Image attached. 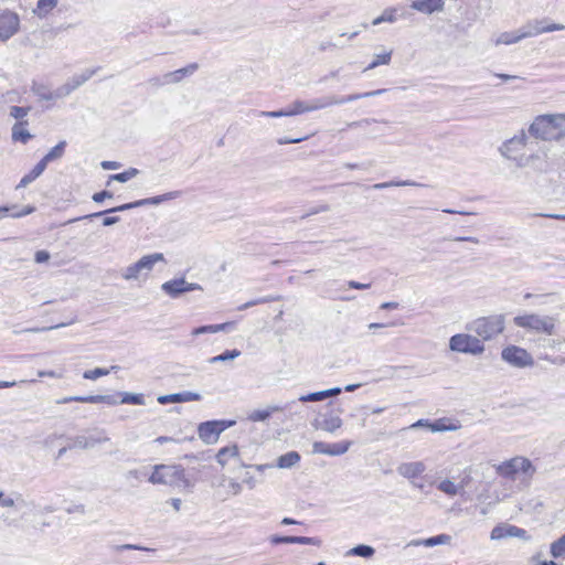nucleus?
<instances>
[{
  "label": "nucleus",
  "instance_id": "nucleus-61",
  "mask_svg": "<svg viewBox=\"0 0 565 565\" xmlns=\"http://www.w3.org/2000/svg\"><path fill=\"white\" fill-rule=\"evenodd\" d=\"M382 14L384 15L386 22L393 23L396 21L395 10L393 9H386Z\"/></svg>",
  "mask_w": 565,
  "mask_h": 565
},
{
  "label": "nucleus",
  "instance_id": "nucleus-2",
  "mask_svg": "<svg viewBox=\"0 0 565 565\" xmlns=\"http://www.w3.org/2000/svg\"><path fill=\"white\" fill-rule=\"evenodd\" d=\"M152 484H166L179 490H190L193 483L185 475V470L180 465H157L149 477Z\"/></svg>",
  "mask_w": 565,
  "mask_h": 565
},
{
  "label": "nucleus",
  "instance_id": "nucleus-63",
  "mask_svg": "<svg viewBox=\"0 0 565 565\" xmlns=\"http://www.w3.org/2000/svg\"><path fill=\"white\" fill-rule=\"evenodd\" d=\"M119 220H120V218H119L118 216H105V217L103 218V221H102V224H103L104 226H111V225H114V224L118 223V222H119Z\"/></svg>",
  "mask_w": 565,
  "mask_h": 565
},
{
  "label": "nucleus",
  "instance_id": "nucleus-64",
  "mask_svg": "<svg viewBox=\"0 0 565 565\" xmlns=\"http://www.w3.org/2000/svg\"><path fill=\"white\" fill-rule=\"evenodd\" d=\"M324 392H326V397L329 398V397H334V396H338L339 394H341L342 388L341 387H331V388L324 390Z\"/></svg>",
  "mask_w": 565,
  "mask_h": 565
},
{
  "label": "nucleus",
  "instance_id": "nucleus-28",
  "mask_svg": "<svg viewBox=\"0 0 565 565\" xmlns=\"http://www.w3.org/2000/svg\"><path fill=\"white\" fill-rule=\"evenodd\" d=\"M238 448L236 445L233 446H226L218 450L216 454V461L224 467L227 465L231 458H238Z\"/></svg>",
  "mask_w": 565,
  "mask_h": 565
},
{
  "label": "nucleus",
  "instance_id": "nucleus-8",
  "mask_svg": "<svg viewBox=\"0 0 565 565\" xmlns=\"http://www.w3.org/2000/svg\"><path fill=\"white\" fill-rule=\"evenodd\" d=\"M162 259L163 255L161 253L146 255L135 264L126 267L122 270L121 276L126 280L139 279L142 275H147L148 273H150L154 264Z\"/></svg>",
  "mask_w": 565,
  "mask_h": 565
},
{
  "label": "nucleus",
  "instance_id": "nucleus-32",
  "mask_svg": "<svg viewBox=\"0 0 565 565\" xmlns=\"http://www.w3.org/2000/svg\"><path fill=\"white\" fill-rule=\"evenodd\" d=\"M231 326L230 322L220 323V324H209V326H201L198 328H194L191 332L192 335H201L206 333H217L221 331H225Z\"/></svg>",
  "mask_w": 565,
  "mask_h": 565
},
{
  "label": "nucleus",
  "instance_id": "nucleus-54",
  "mask_svg": "<svg viewBox=\"0 0 565 565\" xmlns=\"http://www.w3.org/2000/svg\"><path fill=\"white\" fill-rule=\"evenodd\" d=\"M276 299L277 298H274V297L258 298L256 300H252V301H248V302L239 306L238 309L239 310H244V309H247V308L253 307L255 305L269 302V301H273V300H276Z\"/></svg>",
  "mask_w": 565,
  "mask_h": 565
},
{
  "label": "nucleus",
  "instance_id": "nucleus-26",
  "mask_svg": "<svg viewBox=\"0 0 565 565\" xmlns=\"http://www.w3.org/2000/svg\"><path fill=\"white\" fill-rule=\"evenodd\" d=\"M450 542V536L447 534H439L436 536H431L424 540H413L408 543V546H426L433 547L439 544H448Z\"/></svg>",
  "mask_w": 565,
  "mask_h": 565
},
{
  "label": "nucleus",
  "instance_id": "nucleus-18",
  "mask_svg": "<svg viewBox=\"0 0 565 565\" xmlns=\"http://www.w3.org/2000/svg\"><path fill=\"white\" fill-rule=\"evenodd\" d=\"M196 70H198V64L192 63L185 67H182L174 72H169V73L164 74L162 81H160V78H152L150 82L153 85L179 83L183 77L192 75Z\"/></svg>",
  "mask_w": 565,
  "mask_h": 565
},
{
  "label": "nucleus",
  "instance_id": "nucleus-45",
  "mask_svg": "<svg viewBox=\"0 0 565 565\" xmlns=\"http://www.w3.org/2000/svg\"><path fill=\"white\" fill-rule=\"evenodd\" d=\"M521 40H523L521 31L518 32H504L500 34V36L497 40L498 44H513L518 43Z\"/></svg>",
  "mask_w": 565,
  "mask_h": 565
},
{
  "label": "nucleus",
  "instance_id": "nucleus-30",
  "mask_svg": "<svg viewBox=\"0 0 565 565\" xmlns=\"http://www.w3.org/2000/svg\"><path fill=\"white\" fill-rule=\"evenodd\" d=\"M179 194H180V192L172 191V192H168V193H164V194H161V195H157V196H152V198H147V199H141V200H138V205L139 206L157 205V204H160V203H162L164 201L173 200V199L178 198Z\"/></svg>",
  "mask_w": 565,
  "mask_h": 565
},
{
  "label": "nucleus",
  "instance_id": "nucleus-13",
  "mask_svg": "<svg viewBox=\"0 0 565 565\" xmlns=\"http://www.w3.org/2000/svg\"><path fill=\"white\" fill-rule=\"evenodd\" d=\"M226 428L224 422L211 420L199 425V437L206 444L215 443L220 434Z\"/></svg>",
  "mask_w": 565,
  "mask_h": 565
},
{
  "label": "nucleus",
  "instance_id": "nucleus-5",
  "mask_svg": "<svg viewBox=\"0 0 565 565\" xmlns=\"http://www.w3.org/2000/svg\"><path fill=\"white\" fill-rule=\"evenodd\" d=\"M534 471L535 468L532 462L524 457H514L497 467L498 475L510 480H516L521 477L529 479Z\"/></svg>",
  "mask_w": 565,
  "mask_h": 565
},
{
  "label": "nucleus",
  "instance_id": "nucleus-31",
  "mask_svg": "<svg viewBox=\"0 0 565 565\" xmlns=\"http://www.w3.org/2000/svg\"><path fill=\"white\" fill-rule=\"evenodd\" d=\"M300 461V455L292 450L285 455H281L277 459V467L280 469H289L296 466Z\"/></svg>",
  "mask_w": 565,
  "mask_h": 565
},
{
  "label": "nucleus",
  "instance_id": "nucleus-10",
  "mask_svg": "<svg viewBox=\"0 0 565 565\" xmlns=\"http://www.w3.org/2000/svg\"><path fill=\"white\" fill-rule=\"evenodd\" d=\"M20 30L19 15L10 10H0V41L6 42Z\"/></svg>",
  "mask_w": 565,
  "mask_h": 565
},
{
  "label": "nucleus",
  "instance_id": "nucleus-35",
  "mask_svg": "<svg viewBox=\"0 0 565 565\" xmlns=\"http://www.w3.org/2000/svg\"><path fill=\"white\" fill-rule=\"evenodd\" d=\"M281 409L282 408L278 405L269 406L266 409H257L249 415V419L253 422H263L266 420L273 413L279 412Z\"/></svg>",
  "mask_w": 565,
  "mask_h": 565
},
{
  "label": "nucleus",
  "instance_id": "nucleus-14",
  "mask_svg": "<svg viewBox=\"0 0 565 565\" xmlns=\"http://www.w3.org/2000/svg\"><path fill=\"white\" fill-rule=\"evenodd\" d=\"M110 438L106 435L104 430H94L88 433L87 435H79L73 439V447H78L83 449L94 448L99 444L109 441Z\"/></svg>",
  "mask_w": 565,
  "mask_h": 565
},
{
  "label": "nucleus",
  "instance_id": "nucleus-43",
  "mask_svg": "<svg viewBox=\"0 0 565 565\" xmlns=\"http://www.w3.org/2000/svg\"><path fill=\"white\" fill-rule=\"evenodd\" d=\"M138 173H139L138 169L130 168L121 173L111 174V175H109V180H108L107 184L109 185L110 181H118V182L125 183V182L129 181L130 179H132L134 177H136Z\"/></svg>",
  "mask_w": 565,
  "mask_h": 565
},
{
  "label": "nucleus",
  "instance_id": "nucleus-40",
  "mask_svg": "<svg viewBox=\"0 0 565 565\" xmlns=\"http://www.w3.org/2000/svg\"><path fill=\"white\" fill-rule=\"evenodd\" d=\"M241 354H242L241 351L237 349L226 350L223 353L209 359V363L215 364L218 362L233 361L234 359L238 358Z\"/></svg>",
  "mask_w": 565,
  "mask_h": 565
},
{
  "label": "nucleus",
  "instance_id": "nucleus-33",
  "mask_svg": "<svg viewBox=\"0 0 565 565\" xmlns=\"http://www.w3.org/2000/svg\"><path fill=\"white\" fill-rule=\"evenodd\" d=\"M56 6L57 0H39L34 13L40 18H44L51 13Z\"/></svg>",
  "mask_w": 565,
  "mask_h": 565
},
{
  "label": "nucleus",
  "instance_id": "nucleus-55",
  "mask_svg": "<svg viewBox=\"0 0 565 565\" xmlns=\"http://www.w3.org/2000/svg\"><path fill=\"white\" fill-rule=\"evenodd\" d=\"M269 541L271 544H294V536L271 535Z\"/></svg>",
  "mask_w": 565,
  "mask_h": 565
},
{
  "label": "nucleus",
  "instance_id": "nucleus-46",
  "mask_svg": "<svg viewBox=\"0 0 565 565\" xmlns=\"http://www.w3.org/2000/svg\"><path fill=\"white\" fill-rule=\"evenodd\" d=\"M429 429L433 433H439V431H454L458 429V426L456 425H446L444 419L435 420L434 423H429Z\"/></svg>",
  "mask_w": 565,
  "mask_h": 565
},
{
  "label": "nucleus",
  "instance_id": "nucleus-57",
  "mask_svg": "<svg viewBox=\"0 0 565 565\" xmlns=\"http://www.w3.org/2000/svg\"><path fill=\"white\" fill-rule=\"evenodd\" d=\"M113 198V193L109 192V191H100V192H97L95 194H93L92 199L94 202L96 203H102L105 199H111Z\"/></svg>",
  "mask_w": 565,
  "mask_h": 565
},
{
  "label": "nucleus",
  "instance_id": "nucleus-37",
  "mask_svg": "<svg viewBox=\"0 0 565 565\" xmlns=\"http://www.w3.org/2000/svg\"><path fill=\"white\" fill-rule=\"evenodd\" d=\"M310 111V105L302 100H295L289 107L286 108L287 116H296Z\"/></svg>",
  "mask_w": 565,
  "mask_h": 565
},
{
  "label": "nucleus",
  "instance_id": "nucleus-1",
  "mask_svg": "<svg viewBox=\"0 0 565 565\" xmlns=\"http://www.w3.org/2000/svg\"><path fill=\"white\" fill-rule=\"evenodd\" d=\"M529 134L542 140L565 138V114L537 116L530 125Z\"/></svg>",
  "mask_w": 565,
  "mask_h": 565
},
{
  "label": "nucleus",
  "instance_id": "nucleus-25",
  "mask_svg": "<svg viewBox=\"0 0 565 565\" xmlns=\"http://www.w3.org/2000/svg\"><path fill=\"white\" fill-rule=\"evenodd\" d=\"M342 424L343 422L338 415L326 414L323 415V419L317 424L316 427L332 434L339 429Z\"/></svg>",
  "mask_w": 565,
  "mask_h": 565
},
{
  "label": "nucleus",
  "instance_id": "nucleus-3",
  "mask_svg": "<svg viewBox=\"0 0 565 565\" xmlns=\"http://www.w3.org/2000/svg\"><path fill=\"white\" fill-rule=\"evenodd\" d=\"M505 328L504 317L502 315H493L489 317H481L471 321L467 329L473 332L478 338L483 341H489L503 332Z\"/></svg>",
  "mask_w": 565,
  "mask_h": 565
},
{
  "label": "nucleus",
  "instance_id": "nucleus-56",
  "mask_svg": "<svg viewBox=\"0 0 565 565\" xmlns=\"http://www.w3.org/2000/svg\"><path fill=\"white\" fill-rule=\"evenodd\" d=\"M258 115L262 117H268V118L288 117L286 114V108L280 109V110H274V111H259Z\"/></svg>",
  "mask_w": 565,
  "mask_h": 565
},
{
  "label": "nucleus",
  "instance_id": "nucleus-15",
  "mask_svg": "<svg viewBox=\"0 0 565 565\" xmlns=\"http://www.w3.org/2000/svg\"><path fill=\"white\" fill-rule=\"evenodd\" d=\"M561 30H565V25L558 23L545 24V20H535L533 22L527 23L520 31L522 33L523 39H525L544 32H553Z\"/></svg>",
  "mask_w": 565,
  "mask_h": 565
},
{
  "label": "nucleus",
  "instance_id": "nucleus-58",
  "mask_svg": "<svg viewBox=\"0 0 565 565\" xmlns=\"http://www.w3.org/2000/svg\"><path fill=\"white\" fill-rule=\"evenodd\" d=\"M100 167L104 170H116V169H119L121 167V164L117 161H102Z\"/></svg>",
  "mask_w": 565,
  "mask_h": 565
},
{
  "label": "nucleus",
  "instance_id": "nucleus-17",
  "mask_svg": "<svg viewBox=\"0 0 565 565\" xmlns=\"http://www.w3.org/2000/svg\"><path fill=\"white\" fill-rule=\"evenodd\" d=\"M507 537H518L522 540H527V533L524 529H521L515 525H497L492 529L490 539L491 540H502Z\"/></svg>",
  "mask_w": 565,
  "mask_h": 565
},
{
  "label": "nucleus",
  "instance_id": "nucleus-51",
  "mask_svg": "<svg viewBox=\"0 0 565 565\" xmlns=\"http://www.w3.org/2000/svg\"><path fill=\"white\" fill-rule=\"evenodd\" d=\"M104 395L73 396V402L81 403H104Z\"/></svg>",
  "mask_w": 565,
  "mask_h": 565
},
{
  "label": "nucleus",
  "instance_id": "nucleus-50",
  "mask_svg": "<svg viewBox=\"0 0 565 565\" xmlns=\"http://www.w3.org/2000/svg\"><path fill=\"white\" fill-rule=\"evenodd\" d=\"M415 183L412 182V181H390V182H382V183H376L373 185L374 189L376 190H382V189H387V188H391V186H406V185H414Z\"/></svg>",
  "mask_w": 565,
  "mask_h": 565
},
{
  "label": "nucleus",
  "instance_id": "nucleus-47",
  "mask_svg": "<svg viewBox=\"0 0 565 565\" xmlns=\"http://www.w3.org/2000/svg\"><path fill=\"white\" fill-rule=\"evenodd\" d=\"M31 107L12 106L10 108V116L17 121L26 120L25 117L29 114Z\"/></svg>",
  "mask_w": 565,
  "mask_h": 565
},
{
  "label": "nucleus",
  "instance_id": "nucleus-60",
  "mask_svg": "<svg viewBox=\"0 0 565 565\" xmlns=\"http://www.w3.org/2000/svg\"><path fill=\"white\" fill-rule=\"evenodd\" d=\"M49 258H50V255L46 250H38L34 256V259L36 263H44V262L49 260Z\"/></svg>",
  "mask_w": 565,
  "mask_h": 565
},
{
  "label": "nucleus",
  "instance_id": "nucleus-6",
  "mask_svg": "<svg viewBox=\"0 0 565 565\" xmlns=\"http://www.w3.org/2000/svg\"><path fill=\"white\" fill-rule=\"evenodd\" d=\"M386 92V89L381 88L376 90H371L366 93H356V94H350L347 96L338 97L335 95H328L323 96L321 98L313 99L311 103H308L310 105V111L323 109L333 105H342L345 103H351L361 98H367L373 96L382 95Z\"/></svg>",
  "mask_w": 565,
  "mask_h": 565
},
{
  "label": "nucleus",
  "instance_id": "nucleus-48",
  "mask_svg": "<svg viewBox=\"0 0 565 565\" xmlns=\"http://www.w3.org/2000/svg\"><path fill=\"white\" fill-rule=\"evenodd\" d=\"M324 399H327L324 390L301 395L298 398L299 402H321Z\"/></svg>",
  "mask_w": 565,
  "mask_h": 565
},
{
  "label": "nucleus",
  "instance_id": "nucleus-9",
  "mask_svg": "<svg viewBox=\"0 0 565 565\" xmlns=\"http://www.w3.org/2000/svg\"><path fill=\"white\" fill-rule=\"evenodd\" d=\"M503 361L515 367H526L534 364L532 355L523 348L509 345L501 352Z\"/></svg>",
  "mask_w": 565,
  "mask_h": 565
},
{
  "label": "nucleus",
  "instance_id": "nucleus-39",
  "mask_svg": "<svg viewBox=\"0 0 565 565\" xmlns=\"http://www.w3.org/2000/svg\"><path fill=\"white\" fill-rule=\"evenodd\" d=\"M374 554L375 550L372 546L365 544H359L348 552V555L360 556L364 558H371Z\"/></svg>",
  "mask_w": 565,
  "mask_h": 565
},
{
  "label": "nucleus",
  "instance_id": "nucleus-41",
  "mask_svg": "<svg viewBox=\"0 0 565 565\" xmlns=\"http://www.w3.org/2000/svg\"><path fill=\"white\" fill-rule=\"evenodd\" d=\"M120 395H121V399H120L121 404L145 405V397L141 393L124 392V393H120Z\"/></svg>",
  "mask_w": 565,
  "mask_h": 565
},
{
  "label": "nucleus",
  "instance_id": "nucleus-36",
  "mask_svg": "<svg viewBox=\"0 0 565 565\" xmlns=\"http://www.w3.org/2000/svg\"><path fill=\"white\" fill-rule=\"evenodd\" d=\"M66 142L62 141L58 145H56L53 149L50 150L49 153H46L40 162H44V168H46L47 163L50 161H53L57 158H61L63 153L65 152Z\"/></svg>",
  "mask_w": 565,
  "mask_h": 565
},
{
  "label": "nucleus",
  "instance_id": "nucleus-44",
  "mask_svg": "<svg viewBox=\"0 0 565 565\" xmlns=\"http://www.w3.org/2000/svg\"><path fill=\"white\" fill-rule=\"evenodd\" d=\"M243 490V487L239 482L235 480H230L227 484V490L224 494L221 493V491H217V495L221 498L222 501H225L230 495H238Z\"/></svg>",
  "mask_w": 565,
  "mask_h": 565
},
{
  "label": "nucleus",
  "instance_id": "nucleus-21",
  "mask_svg": "<svg viewBox=\"0 0 565 565\" xmlns=\"http://www.w3.org/2000/svg\"><path fill=\"white\" fill-rule=\"evenodd\" d=\"M426 470V466L422 461L403 462L397 467V472L406 479H414Z\"/></svg>",
  "mask_w": 565,
  "mask_h": 565
},
{
  "label": "nucleus",
  "instance_id": "nucleus-12",
  "mask_svg": "<svg viewBox=\"0 0 565 565\" xmlns=\"http://www.w3.org/2000/svg\"><path fill=\"white\" fill-rule=\"evenodd\" d=\"M529 145V137L524 130H521L518 135L507 140L501 147L500 152L507 159H512Z\"/></svg>",
  "mask_w": 565,
  "mask_h": 565
},
{
  "label": "nucleus",
  "instance_id": "nucleus-7",
  "mask_svg": "<svg viewBox=\"0 0 565 565\" xmlns=\"http://www.w3.org/2000/svg\"><path fill=\"white\" fill-rule=\"evenodd\" d=\"M449 349L454 352L478 355L484 352L482 341L475 335L458 333L449 339Z\"/></svg>",
  "mask_w": 565,
  "mask_h": 565
},
{
  "label": "nucleus",
  "instance_id": "nucleus-29",
  "mask_svg": "<svg viewBox=\"0 0 565 565\" xmlns=\"http://www.w3.org/2000/svg\"><path fill=\"white\" fill-rule=\"evenodd\" d=\"M34 210L35 209L30 205L24 206L22 209H17V206H12V207L0 206V217L8 216V215L11 217H22V216L31 214L32 212H34Z\"/></svg>",
  "mask_w": 565,
  "mask_h": 565
},
{
  "label": "nucleus",
  "instance_id": "nucleus-4",
  "mask_svg": "<svg viewBox=\"0 0 565 565\" xmlns=\"http://www.w3.org/2000/svg\"><path fill=\"white\" fill-rule=\"evenodd\" d=\"M513 323L519 328L536 333H545L547 335L555 333V319L548 316L526 313L514 317Z\"/></svg>",
  "mask_w": 565,
  "mask_h": 565
},
{
  "label": "nucleus",
  "instance_id": "nucleus-59",
  "mask_svg": "<svg viewBox=\"0 0 565 565\" xmlns=\"http://www.w3.org/2000/svg\"><path fill=\"white\" fill-rule=\"evenodd\" d=\"M327 211H329V206L328 205H320L318 207H315V209L310 210L308 213L303 214L301 216V218L303 220V218H307L310 215H315V214H318V213H321V212H327Z\"/></svg>",
  "mask_w": 565,
  "mask_h": 565
},
{
  "label": "nucleus",
  "instance_id": "nucleus-38",
  "mask_svg": "<svg viewBox=\"0 0 565 565\" xmlns=\"http://www.w3.org/2000/svg\"><path fill=\"white\" fill-rule=\"evenodd\" d=\"M44 170V162L39 161L36 166L21 179L18 186L22 188L28 185L29 183L34 181Z\"/></svg>",
  "mask_w": 565,
  "mask_h": 565
},
{
  "label": "nucleus",
  "instance_id": "nucleus-19",
  "mask_svg": "<svg viewBox=\"0 0 565 565\" xmlns=\"http://www.w3.org/2000/svg\"><path fill=\"white\" fill-rule=\"evenodd\" d=\"M201 395L195 392L184 391L180 393H173L168 395H160L158 397V403L166 405L168 403H184V402H192V401H200Z\"/></svg>",
  "mask_w": 565,
  "mask_h": 565
},
{
  "label": "nucleus",
  "instance_id": "nucleus-23",
  "mask_svg": "<svg viewBox=\"0 0 565 565\" xmlns=\"http://www.w3.org/2000/svg\"><path fill=\"white\" fill-rule=\"evenodd\" d=\"M444 0H415L412 2L411 8L430 14L435 11H439L443 9Z\"/></svg>",
  "mask_w": 565,
  "mask_h": 565
},
{
  "label": "nucleus",
  "instance_id": "nucleus-53",
  "mask_svg": "<svg viewBox=\"0 0 565 565\" xmlns=\"http://www.w3.org/2000/svg\"><path fill=\"white\" fill-rule=\"evenodd\" d=\"M94 73H95L94 70H85L79 75V79H74L73 78V89L76 88L77 86L84 84L87 79H89L93 76Z\"/></svg>",
  "mask_w": 565,
  "mask_h": 565
},
{
  "label": "nucleus",
  "instance_id": "nucleus-52",
  "mask_svg": "<svg viewBox=\"0 0 565 565\" xmlns=\"http://www.w3.org/2000/svg\"><path fill=\"white\" fill-rule=\"evenodd\" d=\"M294 544H306V545L320 546L321 541L318 537L294 536Z\"/></svg>",
  "mask_w": 565,
  "mask_h": 565
},
{
  "label": "nucleus",
  "instance_id": "nucleus-20",
  "mask_svg": "<svg viewBox=\"0 0 565 565\" xmlns=\"http://www.w3.org/2000/svg\"><path fill=\"white\" fill-rule=\"evenodd\" d=\"M511 160H513L519 168L532 167L534 170L539 172L547 171V166L545 163L541 162L540 164H534V160H540L539 152H533L531 154L519 153Z\"/></svg>",
  "mask_w": 565,
  "mask_h": 565
},
{
  "label": "nucleus",
  "instance_id": "nucleus-62",
  "mask_svg": "<svg viewBox=\"0 0 565 565\" xmlns=\"http://www.w3.org/2000/svg\"><path fill=\"white\" fill-rule=\"evenodd\" d=\"M348 286L352 289H360V290L370 288V284H362V282H358L354 280H350L348 282Z\"/></svg>",
  "mask_w": 565,
  "mask_h": 565
},
{
  "label": "nucleus",
  "instance_id": "nucleus-24",
  "mask_svg": "<svg viewBox=\"0 0 565 565\" xmlns=\"http://www.w3.org/2000/svg\"><path fill=\"white\" fill-rule=\"evenodd\" d=\"M135 207H139L138 201L130 202V203H125V204H121V205L108 209L106 211L95 212V213H90V214H87V215H83V216H78V217H73V223L77 222V221H81V220H92L94 217H100V216H104V215H106L108 213L128 211V210H131V209H135Z\"/></svg>",
  "mask_w": 565,
  "mask_h": 565
},
{
  "label": "nucleus",
  "instance_id": "nucleus-16",
  "mask_svg": "<svg viewBox=\"0 0 565 565\" xmlns=\"http://www.w3.org/2000/svg\"><path fill=\"white\" fill-rule=\"evenodd\" d=\"M351 441H340L334 444H327L323 441H315L312 445L313 454H322L328 456H341L345 454L351 447Z\"/></svg>",
  "mask_w": 565,
  "mask_h": 565
},
{
  "label": "nucleus",
  "instance_id": "nucleus-42",
  "mask_svg": "<svg viewBox=\"0 0 565 565\" xmlns=\"http://www.w3.org/2000/svg\"><path fill=\"white\" fill-rule=\"evenodd\" d=\"M392 58V51L385 52L383 54H376L374 60L364 68V72L374 70L375 67L380 65H387L390 64Z\"/></svg>",
  "mask_w": 565,
  "mask_h": 565
},
{
  "label": "nucleus",
  "instance_id": "nucleus-49",
  "mask_svg": "<svg viewBox=\"0 0 565 565\" xmlns=\"http://www.w3.org/2000/svg\"><path fill=\"white\" fill-rule=\"evenodd\" d=\"M109 373L107 369L96 367L94 370L85 371L83 377L86 380H96L100 376H105Z\"/></svg>",
  "mask_w": 565,
  "mask_h": 565
},
{
  "label": "nucleus",
  "instance_id": "nucleus-27",
  "mask_svg": "<svg viewBox=\"0 0 565 565\" xmlns=\"http://www.w3.org/2000/svg\"><path fill=\"white\" fill-rule=\"evenodd\" d=\"M437 489L449 497L463 494V483L456 484L450 479H445L440 481L437 484Z\"/></svg>",
  "mask_w": 565,
  "mask_h": 565
},
{
  "label": "nucleus",
  "instance_id": "nucleus-22",
  "mask_svg": "<svg viewBox=\"0 0 565 565\" xmlns=\"http://www.w3.org/2000/svg\"><path fill=\"white\" fill-rule=\"evenodd\" d=\"M28 120H20L13 125L11 138L14 142H21L25 145L33 138V135H31L28 130Z\"/></svg>",
  "mask_w": 565,
  "mask_h": 565
},
{
  "label": "nucleus",
  "instance_id": "nucleus-34",
  "mask_svg": "<svg viewBox=\"0 0 565 565\" xmlns=\"http://www.w3.org/2000/svg\"><path fill=\"white\" fill-rule=\"evenodd\" d=\"M550 554L553 558H564L565 557V533L552 542L550 547Z\"/></svg>",
  "mask_w": 565,
  "mask_h": 565
},
{
  "label": "nucleus",
  "instance_id": "nucleus-11",
  "mask_svg": "<svg viewBox=\"0 0 565 565\" xmlns=\"http://www.w3.org/2000/svg\"><path fill=\"white\" fill-rule=\"evenodd\" d=\"M161 289L171 298H178L185 292L202 290V287L196 282H188L184 278H175L163 282Z\"/></svg>",
  "mask_w": 565,
  "mask_h": 565
}]
</instances>
